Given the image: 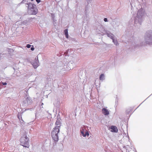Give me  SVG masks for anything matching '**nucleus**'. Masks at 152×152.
I'll return each instance as SVG.
<instances>
[{
    "label": "nucleus",
    "instance_id": "f257e3e1",
    "mask_svg": "<svg viewBox=\"0 0 152 152\" xmlns=\"http://www.w3.org/2000/svg\"><path fill=\"white\" fill-rule=\"evenodd\" d=\"M144 39L145 42H141L137 40L134 35L131 36L128 41L129 44L131 45L130 47V49L134 50L140 46H145L146 44L152 45V29H149L146 31Z\"/></svg>",
    "mask_w": 152,
    "mask_h": 152
},
{
    "label": "nucleus",
    "instance_id": "f03ea898",
    "mask_svg": "<svg viewBox=\"0 0 152 152\" xmlns=\"http://www.w3.org/2000/svg\"><path fill=\"white\" fill-rule=\"evenodd\" d=\"M56 125L53 129L51 132V137L55 142H57L58 140V133L60 129L61 122L60 119H57L55 123Z\"/></svg>",
    "mask_w": 152,
    "mask_h": 152
},
{
    "label": "nucleus",
    "instance_id": "7ed1b4c3",
    "mask_svg": "<svg viewBox=\"0 0 152 152\" xmlns=\"http://www.w3.org/2000/svg\"><path fill=\"white\" fill-rule=\"evenodd\" d=\"M145 15V12L144 10L142 9L139 10L137 12V16L134 18V24H138L140 25L143 21Z\"/></svg>",
    "mask_w": 152,
    "mask_h": 152
},
{
    "label": "nucleus",
    "instance_id": "20e7f679",
    "mask_svg": "<svg viewBox=\"0 0 152 152\" xmlns=\"http://www.w3.org/2000/svg\"><path fill=\"white\" fill-rule=\"evenodd\" d=\"M75 66V64L73 61H70L66 65H64L63 66H60L56 69L58 71L61 72L62 71L69 70L72 69Z\"/></svg>",
    "mask_w": 152,
    "mask_h": 152
},
{
    "label": "nucleus",
    "instance_id": "39448f33",
    "mask_svg": "<svg viewBox=\"0 0 152 152\" xmlns=\"http://www.w3.org/2000/svg\"><path fill=\"white\" fill-rule=\"evenodd\" d=\"M26 5V7H28L29 10L28 11L30 12V14L31 15H35L37 12V9L36 5L31 3H27Z\"/></svg>",
    "mask_w": 152,
    "mask_h": 152
},
{
    "label": "nucleus",
    "instance_id": "423d86ee",
    "mask_svg": "<svg viewBox=\"0 0 152 152\" xmlns=\"http://www.w3.org/2000/svg\"><path fill=\"white\" fill-rule=\"evenodd\" d=\"M21 145L25 147L28 148L29 146L28 138L27 135L24 134L21 138L20 140Z\"/></svg>",
    "mask_w": 152,
    "mask_h": 152
},
{
    "label": "nucleus",
    "instance_id": "0eeeda50",
    "mask_svg": "<svg viewBox=\"0 0 152 152\" xmlns=\"http://www.w3.org/2000/svg\"><path fill=\"white\" fill-rule=\"evenodd\" d=\"M38 60V57H36L35 60L31 62L32 65L35 69L37 68L39 66V61Z\"/></svg>",
    "mask_w": 152,
    "mask_h": 152
},
{
    "label": "nucleus",
    "instance_id": "6e6552de",
    "mask_svg": "<svg viewBox=\"0 0 152 152\" xmlns=\"http://www.w3.org/2000/svg\"><path fill=\"white\" fill-rule=\"evenodd\" d=\"M102 112L104 115H107L109 114V112L107 109L105 108H103L102 109Z\"/></svg>",
    "mask_w": 152,
    "mask_h": 152
},
{
    "label": "nucleus",
    "instance_id": "1a4fd4ad",
    "mask_svg": "<svg viewBox=\"0 0 152 152\" xmlns=\"http://www.w3.org/2000/svg\"><path fill=\"white\" fill-rule=\"evenodd\" d=\"M106 34L107 35V36L110 37L111 39H113L114 35L111 33L109 31H107L106 32Z\"/></svg>",
    "mask_w": 152,
    "mask_h": 152
},
{
    "label": "nucleus",
    "instance_id": "9d476101",
    "mask_svg": "<svg viewBox=\"0 0 152 152\" xmlns=\"http://www.w3.org/2000/svg\"><path fill=\"white\" fill-rule=\"evenodd\" d=\"M111 132H118V129L115 126H111Z\"/></svg>",
    "mask_w": 152,
    "mask_h": 152
},
{
    "label": "nucleus",
    "instance_id": "9b49d317",
    "mask_svg": "<svg viewBox=\"0 0 152 152\" xmlns=\"http://www.w3.org/2000/svg\"><path fill=\"white\" fill-rule=\"evenodd\" d=\"M105 79L104 75V74H102L99 76V80L103 81Z\"/></svg>",
    "mask_w": 152,
    "mask_h": 152
},
{
    "label": "nucleus",
    "instance_id": "f8f14e48",
    "mask_svg": "<svg viewBox=\"0 0 152 152\" xmlns=\"http://www.w3.org/2000/svg\"><path fill=\"white\" fill-rule=\"evenodd\" d=\"M64 32L66 38H68L69 35L68 34V29H65L64 31Z\"/></svg>",
    "mask_w": 152,
    "mask_h": 152
},
{
    "label": "nucleus",
    "instance_id": "ddd939ff",
    "mask_svg": "<svg viewBox=\"0 0 152 152\" xmlns=\"http://www.w3.org/2000/svg\"><path fill=\"white\" fill-rule=\"evenodd\" d=\"M26 99V100L27 104H30L32 100L29 98L27 97Z\"/></svg>",
    "mask_w": 152,
    "mask_h": 152
},
{
    "label": "nucleus",
    "instance_id": "4468645a",
    "mask_svg": "<svg viewBox=\"0 0 152 152\" xmlns=\"http://www.w3.org/2000/svg\"><path fill=\"white\" fill-rule=\"evenodd\" d=\"M53 21V23L55 26L57 25V20L56 19L52 20Z\"/></svg>",
    "mask_w": 152,
    "mask_h": 152
},
{
    "label": "nucleus",
    "instance_id": "2eb2a0df",
    "mask_svg": "<svg viewBox=\"0 0 152 152\" xmlns=\"http://www.w3.org/2000/svg\"><path fill=\"white\" fill-rule=\"evenodd\" d=\"M113 40V42L114 43L115 45H117V44H118V42L117 41L114 39V38H113V39H112Z\"/></svg>",
    "mask_w": 152,
    "mask_h": 152
},
{
    "label": "nucleus",
    "instance_id": "dca6fc26",
    "mask_svg": "<svg viewBox=\"0 0 152 152\" xmlns=\"http://www.w3.org/2000/svg\"><path fill=\"white\" fill-rule=\"evenodd\" d=\"M23 104L24 106H27L28 105V104H27V102H26V99L24 100L23 101Z\"/></svg>",
    "mask_w": 152,
    "mask_h": 152
},
{
    "label": "nucleus",
    "instance_id": "f3484780",
    "mask_svg": "<svg viewBox=\"0 0 152 152\" xmlns=\"http://www.w3.org/2000/svg\"><path fill=\"white\" fill-rule=\"evenodd\" d=\"M99 27V28L98 29V30H99L100 32H102L103 29V27L101 26H100Z\"/></svg>",
    "mask_w": 152,
    "mask_h": 152
},
{
    "label": "nucleus",
    "instance_id": "a211bd4d",
    "mask_svg": "<svg viewBox=\"0 0 152 152\" xmlns=\"http://www.w3.org/2000/svg\"><path fill=\"white\" fill-rule=\"evenodd\" d=\"M89 135V133L88 131L86 132V133L84 134V137H86V136H88Z\"/></svg>",
    "mask_w": 152,
    "mask_h": 152
},
{
    "label": "nucleus",
    "instance_id": "6ab92c4d",
    "mask_svg": "<svg viewBox=\"0 0 152 152\" xmlns=\"http://www.w3.org/2000/svg\"><path fill=\"white\" fill-rule=\"evenodd\" d=\"M51 17H52V20H53V19H55V15L54 14H53V13L51 14Z\"/></svg>",
    "mask_w": 152,
    "mask_h": 152
},
{
    "label": "nucleus",
    "instance_id": "aec40b11",
    "mask_svg": "<svg viewBox=\"0 0 152 152\" xmlns=\"http://www.w3.org/2000/svg\"><path fill=\"white\" fill-rule=\"evenodd\" d=\"M81 133L82 134L83 137H84L85 133H84V130L83 129L81 131Z\"/></svg>",
    "mask_w": 152,
    "mask_h": 152
},
{
    "label": "nucleus",
    "instance_id": "412c9836",
    "mask_svg": "<svg viewBox=\"0 0 152 152\" xmlns=\"http://www.w3.org/2000/svg\"><path fill=\"white\" fill-rule=\"evenodd\" d=\"M31 45H30L29 44H27L26 46V47L28 48H31Z\"/></svg>",
    "mask_w": 152,
    "mask_h": 152
},
{
    "label": "nucleus",
    "instance_id": "4be33fe9",
    "mask_svg": "<svg viewBox=\"0 0 152 152\" xmlns=\"http://www.w3.org/2000/svg\"><path fill=\"white\" fill-rule=\"evenodd\" d=\"M115 25H116V26H118L119 25V22H115Z\"/></svg>",
    "mask_w": 152,
    "mask_h": 152
},
{
    "label": "nucleus",
    "instance_id": "5701e85b",
    "mask_svg": "<svg viewBox=\"0 0 152 152\" xmlns=\"http://www.w3.org/2000/svg\"><path fill=\"white\" fill-rule=\"evenodd\" d=\"M104 22H105L108 21L107 19L106 18H104Z\"/></svg>",
    "mask_w": 152,
    "mask_h": 152
},
{
    "label": "nucleus",
    "instance_id": "b1692460",
    "mask_svg": "<svg viewBox=\"0 0 152 152\" xmlns=\"http://www.w3.org/2000/svg\"><path fill=\"white\" fill-rule=\"evenodd\" d=\"M69 51V50H67L66 51L65 53H66V55L65 56H66V55H69V54L68 53V51Z\"/></svg>",
    "mask_w": 152,
    "mask_h": 152
},
{
    "label": "nucleus",
    "instance_id": "393cba45",
    "mask_svg": "<svg viewBox=\"0 0 152 152\" xmlns=\"http://www.w3.org/2000/svg\"><path fill=\"white\" fill-rule=\"evenodd\" d=\"M2 83L3 86H5L7 84V83L6 82H2Z\"/></svg>",
    "mask_w": 152,
    "mask_h": 152
},
{
    "label": "nucleus",
    "instance_id": "a878e982",
    "mask_svg": "<svg viewBox=\"0 0 152 152\" xmlns=\"http://www.w3.org/2000/svg\"><path fill=\"white\" fill-rule=\"evenodd\" d=\"M34 48L33 46H32V47H31V50L33 51L34 50Z\"/></svg>",
    "mask_w": 152,
    "mask_h": 152
},
{
    "label": "nucleus",
    "instance_id": "bb28decb",
    "mask_svg": "<svg viewBox=\"0 0 152 152\" xmlns=\"http://www.w3.org/2000/svg\"><path fill=\"white\" fill-rule=\"evenodd\" d=\"M4 55V54L1 53H0V59L2 57V56Z\"/></svg>",
    "mask_w": 152,
    "mask_h": 152
},
{
    "label": "nucleus",
    "instance_id": "cd10ccee",
    "mask_svg": "<svg viewBox=\"0 0 152 152\" xmlns=\"http://www.w3.org/2000/svg\"><path fill=\"white\" fill-rule=\"evenodd\" d=\"M26 0H23L20 3L21 4L23 3L24 2L26 1Z\"/></svg>",
    "mask_w": 152,
    "mask_h": 152
},
{
    "label": "nucleus",
    "instance_id": "c85d7f7f",
    "mask_svg": "<svg viewBox=\"0 0 152 152\" xmlns=\"http://www.w3.org/2000/svg\"><path fill=\"white\" fill-rule=\"evenodd\" d=\"M130 111V110H127L126 112V113H127L128 114H129V113Z\"/></svg>",
    "mask_w": 152,
    "mask_h": 152
},
{
    "label": "nucleus",
    "instance_id": "c756f323",
    "mask_svg": "<svg viewBox=\"0 0 152 152\" xmlns=\"http://www.w3.org/2000/svg\"><path fill=\"white\" fill-rule=\"evenodd\" d=\"M36 1L37 3H39L40 2V0H36Z\"/></svg>",
    "mask_w": 152,
    "mask_h": 152
},
{
    "label": "nucleus",
    "instance_id": "7c9ffc66",
    "mask_svg": "<svg viewBox=\"0 0 152 152\" xmlns=\"http://www.w3.org/2000/svg\"><path fill=\"white\" fill-rule=\"evenodd\" d=\"M47 80H48L49 81H50V80H51L48 77L47 78Z\"/></svg>",
    "mask_w": 152,
    "mask_h": 152
},
{
    "label": "nucleus",
    "instance_id": "2f4dec72",
    "mask_svg": "<svg viewBox=\"0 0 152 152\" xmlns=\"http://www.w3.org/2000/svg\"><path fill=\"white\" fill-rule=\"evenodd\" d=\"M37 115H38L37 113L36 112V113H35V116H36V118H37Z\"/></svg>",
    "mask_w": 152,
    "mask_h": 152
},
{
    "label": "nucleus",
    "instance_id": "473e14b6",
    "mask_svg": "<svg viewBox=\"0 0 152 152\" xmlns=\"http://www.w3.org/2000/svg\"><path fill=\"white\" fill-rule=\"evenodd\" d=\"M87 6H86V10H87Z\"/></svg>",
    "mask_w": 152,
    "mask_h": 152
},
{
    "label": "nucleus",
    "instance_id": "72a5a7b5",
    "mask_svg": "<svg viewBox=\"0 0 152 152\" xmlns=\"http://www.w3.org/2000/svg\"><path fill=\"white\" fill-rule=\"evenodd\" d=\"M59 116H60V115H59V114H58V115H57V117H59Z\"/></svg>",
    "mask_w": 152,
    "mask_h": 152
},
{
    "label": "nucleus",
    "instance_id": "f704fd0d",
    "mask_svg": "<svg viewBox=\"0 0 152 152\" xmlns=\"http://www.w3.org/2000/svg\"><path fill=\"white\" fill-rule=\"evenodd\" d=\"M113 24H112V26H113V27H114V26H115V25H113Z\"/></svg>",
    "mask_w": 152,
    "mask_h": 152
},
{
    "label": "nucleus",
    "instance_id": "c9c22d12",
    "mask_svg": "<svg viewBox=\"0 0 152 152\" xmlns=\"http://www.w3.org/2000/svg\"><path fill=\"white\" fill-rule=\"evenodd\" d=\"M43 103H42V105H43Z\"/></svg>",
    "mask_w": 152,
    "mask_h": 152
},
{
    "label": "nucleus",
    "instance_id": "e433bc0d",
    "mask_svg": "<svg viewBox=\"0 0 152 152\" xmlns=\"http://www.w3.org/2000/svg\"><path fill=\"white\" fill-rule=\"evenodd\" d=\"M31 1H33L34 0H31Z\"/></svg>",
    "mask_w": 152,
    "mask_h": 152
}]
</instances>
